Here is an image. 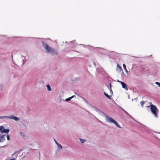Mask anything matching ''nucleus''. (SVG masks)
I'll return each mask as SVG.
<instances>
[{"instance_id":"nucleus-1","label":"nucleus","mask_w":160,"mask_h":160,"mask_svg":"<svg viewBox=\"0 0 160 160\" xmlns=\"http://www.w3.org/2000/svg\"><path fill=\"white\" fill-rule=\"evenodd\" d=\"M151 110L152 112L154 114L156 117H157V113L158 112V110L156 107L151 103Z\"/></svg>"},{"instance_id":"nucleus-2","label":"nucleus","mask_w":160,"mask_h":160,"mask_svg":"<svg viewBox=\"0 0 160 160\" xmlns=\"http://www.w3.org/2000/svg\"><path fill=\"white\" fill-rule=\"evenodd\" d=\"M43 47L46 50L47 52H50L52 54H57V52H54V51L53 48L49 47L47 44H45L43 45Z\"/></svg>"},{"instance_id":"nucleus-3","label":"nucleus","mask_w":160,"mask_h":160,"mask_svg":"<svg viewBox=\"0 0 160 160\" xmlns=\"http://www.w3.org/2000/svg\"><path fill=\"white\" fill-rule=\"evenodd\" d=\"M106 118L108 122H113L117 127L120 128L119 125L112 118H111L108 116H106Z\"/></svg>"},{"instance_id":"nucleus-4","label":"nucleus","mask_w":160,"mask_h":160,"mask_svg":"<svg viewBox=\"0 0 160 160\" xmlns=\"http://www.w3.org/2000/svg\"><path fill=\"white\" fill-rule=\"evenodd\" d=\"M7 118L13 119L15 121H18L19 120V118L14 115H11L9 116H1L0 117V119Z\"/></svg>"},{"instance_id":"nucleus-5","label":"nucleus","mask_w":160,"mask_h":160,"mask_svg":"<svg viewBox=\"0 0 160 160\" xmlns=\"http://www.w3.org/2000/svg\"><path fill=\"white\" fill-rule=\"evenodd\" d=\"M9 131L8 129H5L2 126H0V132L2 133H8Z\"/></svg>"},{"instance_id":"nucleus-6","label":"nucleus","mask_w":160,"mask_h":160,"mask_svg":"<svg viewBox=\"0 0 160 160\" xmlns=\"http://www.w3.org/2000/svg\"><path fill=\"white\" fill-rule=\"evenodd\" d=\"M120 83L121 85L122 86V87L126 89V90H128V88L127 87L126 84L124 83L123 82L121 81Z\"/></svg>"},{"instance_id":"nucleus-7","label":"nucleus","mask_w":160,"mask_h":160,"mask_svg":"<svg viewBox=\"0 0 160 160\" xmlns=\"http://www.w3.org/2000/svg\"><path fill=\"white\" fill-rule=\"evenodd\" d=\"M117 70L121 72L122 70V68L120 65H119L118 64H117Z\"/></svg>"},{"instance_id":"nucleus-8","label":"nucleus","mask_w":160,"mask_h":160,"mask_svg":"<svg viewBox=\"0 0 160 160\" xmlns=\"http://www.w3.org/2000/svg\"><path fill=\"white\" fill-rule=\"evenodd\" d=\"M5 135H2L0 137V142H2L4 141L5 139Z\"/></svg>"},{"instance_id":"nucleus-9","label":"nucleus","mask_w":160,"mask_h":160,"mask_svg":"<svg viewBox=\"0 0 160 160\" xmlns=\"http://www.w3.org/2000/svg\"><path fill=\"white\" fill-rule=\"evenodd\" d=\"M47 87L48 88V90L49 91H51V88L49 85H47Z\"/></svg>"},{"instance_id":"nucleus-10","label":"nucleus","mask_w":160,"mask_h":160,"mask_svg":"<svg viewBox=\"0 0 160 160\" xmlns=\"http://www.w3.org/2000/svg\"><path fill=\"white\" fill-rule=\"evenodd\" d=\"M104 94L106 96L107 98H109V99H111V96H110L108 95L107 93H106L105 92H104Z\"/></svg>"},{"instance_id":"nucleus-11","label":"nucleus","mask_w":160,"mask_h":160,"mask_svg":"<svg viewBox=\"0 0 160 160\" xmlns=\"http://www.w3.org/2000/svg\"><path fill=\"white\" fill-rule=\"evenodd\" d=\"M123 67L124 69L125 70V71L126 72H128V71H127V69L126 66L125 65V64H123Z\"/></svg>"},{"instance_id":"nucleus-12","label":"nucleus","mask_w":160,"mask_h":160,"mask_svg":"<svg viewBox=\"0 0 160 160\" xmlns=\"http://www.w3.org/2000/svg\"><path fill=\"white\" fill-rule=\"evenodd\" d=\"M58 148L60 149H62V146L59 143H58V144H57Z\"/></svg>"},{"instance_id":"nucleus-13","label":"nucleus","mask_w":160,"mask_h":160,"mask_svg":"<svg viewBox=\"0 0 160 160\" xmlns=\"http://www.w3.org/2000/svg\"><path fill=\"white\" fill-rule=\"evenodd\" d=\"M145 103L144 101H142L140 102L141 105L142 106V107H143V105Z\"/></svg>"},{"instance_id":"nucleus-14","label":"nucleus","mask_w":160,"mask_h":160,"mask_svg":"<svg viewBox=\"0 0 160 160\" xmlns=\"http://www.w3.org/2000/svg\"><path fill=\"white\" fill-rule=\"evenodd\" d=\"M71 99V98L70 97V98H68L66 99L65 100L66 101H70Z\"/></svg>"},{"instance_id":"nucleus-15","label":"nucleus","mask_w":160,"mask_h":160,"mask_svg":"<svg viewBox=\"0 0 160 160\" xmlns=\"http://www.w3.org/2000/svg\"><path fill=\"white\" fill-rule=\"evenodd\" d=\"M81 142L82 143H84L85 141V139H80Z\"/></svg>"},{"instance_id":"nucleus-16","label":"nucleus","mask_w":160,"mask_h":160,"mask_svg":"<svg viewBox=\"0 0 160 160\" xmlns=\"http://www.w3.org/2000/svg\"><path fill=\"white\" fill-rule=\"evenodd\" d=\"M155 83L160 87V83L158 82H156Z\"/></svg>"},{"instance_id":"nucleus-17","label":"nucleus","mask_w":160,"mask_h":160,"mask_svg":"<svg viewBox=\"0 0 160 160\" xmlns=\"http://www.w3.org/2000/svg\"><path fill=\"white\" fill-rule=\"evenodd\" d=\"M7 139L8 140H9V136L8 135H7Z\"/></svg>"},{"instance_id":"nucleus-18","label":"nucleus","mask_w":160,"mask_h":160,"mask_svg":"<svg viewBox=\"0 0 160 160\" xmlns=\"http://www.w3.org/2000/svg\"><path fill=\"white\" fill-rule=\"evenodd\" d=\"M18 152H15L12 155V156H13L14 155H15L17 153H18Z\"/></svg>"},{"instance_id":"nucleus-19","label":"nucleus","mask_w":160,"mask_h":160,"mask_svg":"<svg viewBox=\"0 0 160 160\" xmlns=\"http://www.w3.org/2000/svg\"><path fill=\"white\" fill-rule=\"evenodd\" d=\"M20 134L21 136H23L24 135L23 134H22V133L21 132H20Z\"/></svg>"},{"instance_id":"nucleus-20","label":"nucleus","mask_w":160,"mask_h":160,"mask_svg":"<svg viewBox=\"0 0 160 160\" xmlns=\"http://www.w3.org/2000/svg\"><path fill=\"white\" fill-rule=\"evenodd\" d=\"M54 140L55 142L56 143L57 145L58 143L56 141L55 139H54Z\"/></svg>"},{"instance_id":"nucleus-21","label":"nucleus","mask_w":160,"mask_h":160,"mask_svg":"<svg viewBox=\"0 0 160 160\" xmlns=\"http://www.w3.org/2000/svg\"><path fill=\"white\" fill-rule=\"evenodd\" d=\"M74 97V95L72 96V97H71L70 98H71V99L73 98Z\"/></svg>"},{"instance_id":"nucleus-22","label":"nucleus","mask_w":160,"mask_h":160,"mask_svg":"<svg viewBox=\"0 0 160 160\" xmlns=\"http://www.w3.org/2000/svg\"><path fill=\"white\" fill-rule=\"evenodd\" d=\"M125 112H126L127 114H128V112H126V111H125Z\"/></svg>"},{"instance_id":"nucleus-23","label":"nucleus","mask_w":160,"mask_h":160,"mask_svg":"<svg viewBox=\"0 0 160 160\" xmlns=\"http://www.w3.org/2000/svg\"><path fill=\"white\" fill-rule=\"evenodd\" d=\"M17 156H18V154H17L16 155V157H17Z\"/></svg>"}]
</instances>
